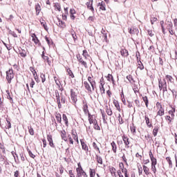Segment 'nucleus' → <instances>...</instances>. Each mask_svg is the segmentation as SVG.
Segmentation results:
<instances>
[{
	"instance_id": "1",
	"label": "nucleus",
	"mask_w": 177,
	"mask_h": 177,
	"mask_svg": "<svg viewBox=\"0 0 177 177\" xmlns=\"http://www.w3.org/2000/svg\"><path fill=\"white\" fill-rule=\"evenodd\" d=\"M158 86L160 91H162V92H167L168 90L167 89V81L165 79L162 80L161 79H158Z\"/></svg>"
},
{
	"instance_id": "2",
	"label": "nucleus",
	"mask_w": 177,
	"mask_h": 177,
	"mask_svg": "<svg viewBox=\"0 0 177 177\" xmlns=\"http://www.w3.org/2000/svg\"><path fill=\"white\" fill-rule=\"evenodd\" d=\"M15 78V73H13V69H9L6 71V80L8 84L12 82V79Z\"/></svg>"
},
{
	"instance_id": "3",
	"label": "nucleus",
	"mask_w": 177,
	"mask_h": 177,
	"mask_svg": "<svg viewBox=\"0 0 177 177\" xmlns=\"http://www.w3.org/2000/svg\"><path fill=\"white\" fill-rule=\"evenodd\" d=\"M77 175L76 177H88L86 173L84 171L82 167H77L76 169Z\"/></svg>"
},
{
	"instance_id": "4",
	"label": "nucleus",
	"mask_w": 177,
	"mask_h": 177,
	"mask_svg": "<svg viewBox=\"0 0 177 177\" xmlns=\"http://www.w3.org/2000/svg\"><path fill=\"white\" fill-rule=\"evenodd\" d=\"M77 61L79 62V63L83 66V67H84L85 68H88V64H86V62H85L84 60V59L82 58V56H81V55L78 54L77 55Z\"/></svg>"
},
{
	"instance_id": "5",
	"label": "nucleus",
	"mask_w": 177,
	"mask_h": 177,
	"mask_svg": "<svg viewBox=\"0 0 177 177\" xmlns=\"http://www.w3.org/2000/svg\"><path fill=\"white\" fill-rule=\"evenodd\" d=\"M71 99L73 103H77V93L73 89H71Z\"/></svg>"
},
{
	"instance_id": "6",
	"label": "nucleus",
	"mask_w": 177,
	"mask_h": 177,
	"mask_svg": "<svg viewBox=\"0 0 177 177\" xmlns=\"http://www.w3.org/2000/svg\"><path fill=\"white\" fill-rule=\"evenodd\" d=\"M122 140L125 145L126 149H129V143H131V141H129V138L127 136H123Z\"/></svg>"
},
{
	"instance_id": "7",
	"label": "nucleus",
	"mask_w": 177,
	"mask_h": 177,
	"mask_svg": "<svg viewBox=\"0 0 177 177\" xmlns=\"http://www.w3.org/2000/svg\"><path fill=\"white\" fill-rule=\"evenodd\" d=\"M86 5L89 10H91L93 12H95V9L93 8V0H89Z\"/></svg>"
},
{
	"instance_id": "8",
	"label": "nucleus",
	"mask_w": 177,
	"mask_h": 177,
	"mask_svg": "<svg viewBox=\"0 0 177 177\" xmlns=\"http://www.w3.org/2000/svg\"><path fill=\"white\" fill-rule=\"evenodd\" d=\"M88 81L91 84L93 91H95V86H96V82H95V80L89 76L88 77Z\"/></svg>"
},
{
	"instance_id": "9",
	"label": "nucleus",
	"mask_w": 177,
	"mask_h": 177,
	"mask_svg": "<svg viewBox=\"0 0 177 177\" xmlns=\"http://www.w3.org/2000/svg\"><path fill=\"white\" fill-rule=\"evenodd\" d=\"M59 133L61 135V138L62 140H64V142H67V134L66 133V130L62 129L59 131Z\"/></svg>"
},
{
	"instance_id": "10",
	"label": "nucleus",
	"mask_w": 177,
	"mask_h": 177,
	"mask_svg": "<svg viewBox=\"0 0 177 177\" xmlns=\"http://www.w3.org/2000/svg\"><path fill=\"white\" fill-rule=\"evenodd\" d=\"M41 58L43 59V60H44V62H46L48 63V66H50L52 62H50V60H49V57L45 55V51L42 52Z\"/></svg>"
},
{
	"instance_id": "11",
	"label": "nucleus",
	"mask_w": 177,
	"mask_h": 177,
	"mask_svg": "<svg viewBox=\"0 0 177 177\" xmlns=\"http://www.w3.org/2000/svg\"><path fill=\"white\" fill-rule=\"evenodd\" d=\"M47 140L50 147H55V144H53V139L52 138V135L50 134L47 135Z\"/></svg>"
},
{
	"instance_id": "12",
	"label": "nucleus",
	"mask_w": 177,
	"mask_h": 177,
	"mask_svg": "<svg viewBox=\"0 0 177 177\" xmlns=\"http://www.w3.org/2000/svg\"><path fill=\"white\" fill-rule=\"evenodd\" d=\"M165 80L167 82V84H174V82L175 81L174 77H172V76H171L169 75H167L165 76Z\"/></svg>"
},
{
	"instance_id": "13",
	"label": "nucleus",
	"mask_w": 177,
	"mask_h": 177,
	"mask_svg": "<svg viewBox=\"0 0 177 177\" xmlns=\"http://www.w3.org/2000/svg\"><path fill=\"white\" fill-rule=\"evenodd\" d=\"M32 41L35 44V45H38L39 44V39L37 37L35 33L31 34Z\"/></svg>"
},
{
	"instance_id": "14",
	"label": "nucleus",
	"mask_w": 177,
	"mask_h": 177,
	"mask_svg": "<svg viewBox=\"0 0 177 177\" xmlns=\"http://www.w3.org/2000/svg\"><path fill=\"white\" fill-rule=\"evenodd\" d=\"M19 54L20 56H21V57H26V56H27V50L20 48L19 49Z\"/></svg>"
},
{
	"instance_id": "15",
	"label": "nucleus",
	"mask_w": 177,
	"mask_h": 177,
	"mask_svg": "<svg viewBox=\"0 0 177 177\" xmlns=\"http://www.w3.org/2000/svg\"><path fill=\"white\" fill-rule=\"evenodd\" d=\"M83 111L84 114H88L89 110H88V104H86V101H83Z\"/></svg>"
},
{
	"instance_id": "16",
	"label": "nucleus",
	"mask_w": 177,
	"mask_h": 177,
	"mask_svg": "<svg viewBox=\"0 0 177 177\" xmlns=\"http://www.w3.org/2000/svg\"><path fill=\"white\" fill-rule=\"evenodd\" d=\"M120 53L123 57H128V50L125 48H121Z\"/></svg>"
},
{
	"instance_id": "17",
	"label": "nucleus",
	"mask_w": 177,
	"mask_h": 177,
	"mask_svg": "<svg viewBox=\"0 0 177 177\" xmlns=\"http://www.w3.org/2000/svg\"><path fill=\"white\" fill-rule=\"evenodd\" d=\"M80 142H81L82 150H84V151L88 152L89 150V149L88 148V145H86L82 140H81Z\"/></svg>"
},
{
	"instance_id": "18",
	"label": "nucleus",
	"mask_w": 177,
	"mask_h": 177,
	"mask_svg": "<svg viewBox=\"0 0 177 177\" xmlns=\"http://www.w3.org/2000/svg\"><path fill=\"white\" fill-rule=\"evenodd\" d=\"M145 122L149 128H151L153 127V124L150 123V118H149L148 115L145 116Z\"/></svg>"
},
{
	"instance_id": "19",
	"label": "nucleus",
	"mask_w": 177,
	"mask_h": 177,
	"mask_svg": "<svg viewBox=\"0 0 177 177\" xmlns=\"http://www.w3.org/2000/svg\"><path fill=\"white\" fill-rule=\"evenodd\" d=\"M142 169H143L145 175H147V176H149V175H150V169H149V167H147V166L143 165Z\"/></svg>"
},
{
	"instance_id": "20",
	"label": "nucleus",
	"mask_w": 177,
	"mask_h": 177,
	"mask_svg": "<svg viewBox=\"0 0 177 177\" xmlns=\"http://www.w3.org/2000/svg\"><path fill=\"white\" fill-rule=\"evenodd\" d=\"M109 171H110L112 176H117V174H116L117 169H115V168L114 167H110Z\"/></svg>"
},
{
	"instance_id": "21",
	"label": "nucleus",
	"mask_w": 177,
	"mask_h": 177,
	"mask_svg": "<svg viewBox=\"0 0 177 177\" xmlns=\"http://www.w3.org/2000/svg\"><path fill=\"white\" fill-rule=\"evenodd\" d=\"M98 6H100V10H106V3H104V1L99 3Z\"/></svg>"
},
{
	"instance_id": "22",
	"label": "nucleus",
	"mask_w": 177,
	"mask_h": 177,
	"mask_svg": "<svg viewBox=\"0 0 177 177\" xmlns=\"http://www.w3.org/2000/svg\"><path fill=\"white\" fill-rule=\"evenodd\" d=\"M111 146L112 147V151L113 153H117V144H115V142L113 141L111 143Z\"/></svg>"
},
{
	"instance_id": "23",
	"label": "nucleus",
	"mask_w": 177,
	"mask_h": 177,
	"mask_svg": "<svg viewBox=\"0 0 177 177\" xmlns=\"http://www.w3.org/2000/svg\"><path fill=\"white\" fill-rule=\"evenodd\" d=\"M35 10H36V15L38 16L39 15V12H41V5L39 3H37L35 5Z\"/></svg>"
},
{
	"instance_id": "24",
	"label": "nucleus",
	"mask_w": 177,
	"mask_h": 177,
	"mask_svg": "<svg viewBox=\"0 0 177 177\" xmlns=\"http://www.w3.org/2000/svg\"><path fill=\"white\" fill-rule=\"evenodd\" d=\"M66 73L71 78H74V73H73V71L71 69H70V68H66Z\"/></svg>"
},
{
	"instance_id": "25",
	"label": "nucleus",
	"mask_w": 177,
	"mask_h": 177,
	"mask_svg": "<svg viewBox=\"0 0 177 177\" xmlns=\"http://www.w3.org/2000/svg\"><path fill=\"white\" fill-rule=\"evenodd\" d=\"M62 120H63V121H64L65 125H66V127H68V119L67 118V115H66V114L62 115Z\"/></svg>"
},
{
	"instance_id": "26",
	"label": "nucleus",
	"mask_w": 177,
	"mask_h": 177,
	"mask_svg": "<svg viewBox=\"0 0 177 177\" xmlns=\"http://www.w3.org/2000/svg\"><path fill=\"white\" fill-rule=\"evenodd\" d=\"M84 85L86 89H87V91H88V92H92V89L91 88V86L89 85L88 82H84Z\"/></svg>"
},
{
	"instance_id": "27",
	"label": "nucleus",
	"mask_w": 177,
	"mask_h": 177,
	"mask_svg": "<svg viewBox=\"0 0 177 177\" xmlns=\"http://www.w3.org/2000/svg\"><path fill=\"white\" fill-rule=\"evenodd\" d=\"M159 110L158 111L157 115H159L160 117H162V115H164V108H160L158 109Z\"/></svg>"
},
{
	"instance_id": "28",
	"label": "nucleus",
	"mask_w": 177,
	"mask_h": 177,
	"mask_svg": "<svg viewBox=\"0 0 177 177\" xmlns=\"http://www.w3.org/2000/svg\"><path fill=\"white\" fill-rule=\"evenodd\" d=\"M71 133L73 139H74L78 143V136L77 135V133H74V131H72Z\"/></svg>"
},
{
	"instance_id": "29",
	"label": "nucleus",
	"mask_w": 177,
	"mask_h": 177,
	"mask_svg": "<svg viewBox=\"0 0 177 177\" xmlns=\"http://www.w3.org/2000/svg\"><path fill=\"white\" fill-rule=\"evenodd\" d=\"M142 100L145 103L146 107H149V99L147 98V96L142 97Z\"/></svg>"
},
{
	"instance_id": "30",
	"label": "nucleus",
	"mask_w": 177,
	"mask_h": 177,
	"mask_svg": "<svg viewBox=\"0 0 177 177\" xmlns=\"http://www.w3.org/2000/svg\"><path fill=\"white\" fill-rule=\"evenodd\" d=\"M55 118L57 122H62V115H60V113H57L55 115Z\"/></svg>"
},
{
	"instance_id": "31",
	"label": "nucleus",
	"mask_w": 177,
	"mask_h": 177,
	"mask_svg": "<svg viewBox=\"0 0 177 177\" xmlns=\"http://www.w3.org/2000/svg\"><path fill=\"white\" fill-rule=\"evenodd\" d=\"M96 160L98 164H101V165L103 164V159L100 156L96 155Z\"/></svg>"
},
{
	"instance_id": "32",
	"label": "nucleus",
	"mask_w": 177,
	"mask_h": 177,
	"mask_svg": "<svg viewBox=\"0 0 177 177\" xmlns=\"http://www.w3.org/2000/svg\"><path fill=\"white\" fill-rule=\"evenodd\" d=\"M94 129H96V131H100V127H99V124H97V121L94 120Z\"/></svg>"
},
{
	"instance_id": "33",
	"label": "nucleus",
	"mask_w": 177,
	"mask_h": 177,
	"mask_svg": "<svg viewBox=\"0 0 177 177\" xmlns=\"http://www.w3.org/2000/svg\"><path fill=\"white\" fill-rule=\"evenodd\" d=\"M33 71H32V73L33 75L34 79L35 81H38V75H37V71H35V69L32 68Z\"/></svg>"
},
{
	"instance_id": "34",
	"label": "nucleus",
	"mask_w": 177,
	"mask_h": 177,
	"mask_svg": "<svg viewBox=\"0 0 177 177\" xmlns=\"http://www.w3.org/2000/svg\"><path fill=\"white\" fill-rule=\"evenodd\" d=\"M130 129L132 133H136V127H135V124H132V125L130 127Z\"/></svg>"
},
{
	"instance_id": "35",
	"label": "nucleus",
	"mask_w": 177,
	"mask_h": 177,
	"mask_svg": "<svg viewBox=\"0 0 177 177\" xmlns=\"http://www.w3.org/2000/svg\"><path fill=\"white\" fill-rule=\"evenodd\" d=\"M166 160L169 164V168H172V160H171V158L170 157H167Z\"/></svg>"
},
{
	"instance_id": "36",
	"label": "nucleus",
	"mask_w": 177,
	"mask_h": 177,
	"mask_svg": "<svg viewBox=\"0 0 177 177\" xmlns=\"http://www.w3.org/2000/svg\"><path fill=\"white\" fill-rule=\"evenodd\" d=\"M172 27H174V25L172 24V22L168 21L167 22V30L171 29Z\"/></svg>"
},
{
	"instance_id": "37",
	"label": "nucleus",
	"mask_w": 177,
	"mask_h": 177,
	"mask_svg": "<svg viewBox=\"0 0 177 177\" xmlns=\"http://www.w3.org/2000/svg\"><path fill=\"white\" fill-rule=\"evenodd\" d=\"M55 9H56V10H58L59 12H60L62 8L60 7V4L59 3H56L54 5Z\"/></svg>"
},
{
	"instance_id": "38",
	"label": "nucleus",
	"mask_w": 177,
	"mask_h": 177,
	"mask_svg": "<svg viewBox=\"0 0 177 177\" xmlns=\"http://www.w3.org/2000/svg\"><path fill=\"white\" fill-rule=\"evenodd\" d=\"M82 56H84V59H88L89 54H88V51H86V50H83Z\"/></svg>"
},
{
	"instance_id": "39",
	"label": "nucleus",
	"mask_w": 177,
	"mask_h": 177,
	"mask_svg": "<svg viewBox=\"0 0 177 177\" xmlns=\"http://www.w3.org/2000/svg\"><path fill=\"white\" fill-rule=\"evenodd\" d=\"M95 175H96L95 169H90V177H95Z\"/></svg>"
},
{
	"instance_id": "40",
	"label": "nucleus",
	"mask_w": 177,
	"mask_h": 177,
	"mask_svg": "<svg viewBox=\"0 0 177 177\" xmlns=\"http://www.w3.org/2000/svg\"><path fill=\"white\" fill-rule=\"evenodd\" d=\"M169 91H171V93L173 94V97H174V99H176L177 97V91L175 90H171V88H169Z\"/></svg>"
},
{
	"instance_id": "41",
	"label": "nucleus",
	"mask_w": 177,
	"mask_h": 177,
	"mask_svg": "<svg viewBox=\"0 0 177 177\" xmlns=\"http://www.w3.org/2000/svg\"><path fill=\"white\" fill-rule=\"evenodd\" d=\"M40 23H41V26H43V27L44 28L45 30H48L46 28V22H45V20L41 19Z\"/></svg>"
},
{
	"instance_id": "42",
	"label": "nucleus",
	"mask_w": 177,
	"mask_h": 177,
	"mask_svg": "<svg viewBox=\"0 0 177 177\" xmlns=\"http://www.w3.org/2000/svg\"><path fill=\"white\" fill-rule=\"evenodd\" d=\"M165 120H166V121L169 122V124H170V122H172V120H174V118H172V117H171L169 115H167L165 117Z\"/></svg>"
},
{
	"instance_id": "43",
	"label": "nucleus",
	"mask_w": 177,
	"mask_h": 177,
	"mask_svg": "<svg viewBox=\"0 0 177 177\" xmlns=\"http://www.w3.org/2000/svg\"><path fill=\"white\" fill-rule=\"evenodd\" d=\"M157 133H158V127H155L153 130V136H157Z\"/></svg>"
},
{
	"instance_id": "44",
	"label": "nucleus",
	"mask_w": 177,
	"mask_h": 177,
	"mask_svg": "<svg viewBox=\"0 0 177 177\" xmlns=\"http://www.w3.org/2000/svg\"><path fill=\"white\" fill-rule=\"evenodd\" d=\"M28 132L32 136L34 135V129L32 127H28Z\"/></svg>"
},
{
	"instance_id": "45",
	"label": "nucleus",
	"mask_w": 177,
	"mask_h": 177,
	"mask_svg": "<svg viewBox=\"0 0 177 177\" xmlns=\"http://www.w3.org/2000/svg\"><path fill=\"white\" fill-rule=\"evenodd\" d=\"M138 68H140V70H143V68H145V66H143V64H142V62L138 61Z\"/></svg>"
},
{
	"instance_id": "46",
	"label": "nucleus",
	"mask_w": 177,
	"mask_h": 177,
	"mask_svg": "<svg viewBox=\"0 0 177 177\" xmlns=\"http://www.w3.org/2000/svg\"><path fill=\"white\" fill-rule=\"evenodd\" d=\"M151 165H157V159L156 158H152L151 159Z\"/></svg>"
},
{
	"instance_id": "47",
	"label": "nucleus",
	"mask_w": 177,
	"mask_h": 177,
	"mask_svg": "<svg viewBox=\"0 0 177 177\" xmlns=\"http://www.w3.org/2000/svg\"><path fill=\"white\" fill-rule=\"evenodd\" d=\"M93 147L95 149V150H97V151H99V153H100V149H99V147L96 145V142L93 143Z\"/></svg>"
},
{
	"instance_id": "48",
	"label": "nucleus",
	"mask_w": 177,
	"mask_h": 177,
	"mask_svg": "<svg viewBox=\"0 0 177 177\" xmlns=\"http://www.w3.org/2000/svg\"><path fill=\"white\" fill-rule=\"evenodd\" d=\"M27 151L28 152L30 157L32 158H35V155H34L33 153L30 151V149L28 148Z\"/></svg>"
},
{
	"instance_id": "49",
	"label": "nucleus",
	"mask_w": 177,
	"mask_h": 177,
	"mask_svg": "<svg viewBox=\"0 0 177 177\" xmlns=\"http://www.w3.org/2000/svg\"><path fill=\"white\" fill-rule=\"evenodd\" d=\"M100 91L102 95H103V93H105L104 85L100 86Z\"/></svg>"
},
{
	"instance_id": "50",
	"label": "nucleus",
	"mask_w": 177,
	"mask_h": 177,
	"mask_svg": "<svg viewBox=\"0 0 177 177\" xmlns=\"http://www.w3.org/2000/svg\"><path fill=\"white\" fill-rule=\"evenodd\" d=\"M106 113H107L109 115H113V111H111V109L107 108V109H106Z\"/></svg>"
},
{
	"instance_id": "51",
	"label": "nucleus",
	"mask_w": 177,
	"mask_h": 177,
	"mask_svg": "<svg viewBox=\"0 0 177 177\" xmlns=\"http://www.w3.org/2000/svg\"><path fill=\"white\" fill-rule=\"evenodd\" d=\"M59 27L64 28V27H66V24H64V22H63V21H59Z\"/></svg>"
},
{
	"instance_id": "52",
	"label": "nucleus",
	"mask_w": 177,
	"mask_h": 177,
	"mask_svg": "<svg viewBox=\"0 0 177 177\" xmlns=\"http://www.w3.org/2000/svg\"><path fill=\"white\" fill-rule=\"evenodd\" d=\"M174 113H175V109L169 111V114L170 115V117H171V118H174L175 117Z\"/></svg>"
},
{
	"instance_id": "53",
	"label": "nucleus",
	"mask_w": 177,
	"mask_h": 177,
	"mask_svg": "<svg viewBox=\"0 0 177 177\" xmlns=\"http://www.w3.org/2000/svg\"><path fill=\"white\" fill-rule=\"evenodd\" d=\"M9 34H10V35L14 37V38H17V35L16 34V32H15L12 30H9Z\"/></svg>"
},
{
	"instance_id": "54",
	"label": "nucleus",
	"mask_w": 177,
	"mask_h": 177,
	"mask_svg": "<svg viewBox=\"0 0 177 177\" xmlns=\"http://www.w3.org/2000/svg\"><path fill=\"white\" fill-rule=\"evenodd\" d=\"M56 100L57 102H60V95L59 94V92L55 93Z\"/></svg>"
},
{
	"instance_id": "55",
	"label": "nucleus",
	"mask_w": 177,
	"mask_h": 177,
	"mask_svg": "<svg viewBox=\"0 0 177 177\" xmlns=\"http://www.w3.org/2000/svg\"><path fill=\"white\" fill-rule=\"evenodd\" d=\"M68 139L71 145H74V141L73 140V138L71 137V136L68 135Z\"/></svg>"
},
{
	"instance_id": "56",
	"label": "nucleus",
	"mask_w": 177,
	"mask_h": 177,
	"mask_svg": "<svg viewBox=\"0 0 177 177\" xmlns=\"http://www.w3.org/2000/svg\"><path fill=\"white\" fill-rule=\"evenodd\" d=\"M121 97H122V102L123 104L124 105L127 104V101L125 100V97H124V93H122Z\"/></svg>"
},
{
	"instance_id": "57",
	"label": "nucleus",
	"mask_w": 177,
	"mask_h": 177,
	"mask_svg": "<svg viewBox=\"0 0 177 177\" xmlns=\"http://www.w3.org/2000/svg\"><path fill=\"white\" fill-rule=\"evenodd\" d=\"M40 77L42 82H45V81H46V78L45 77V74L41 73Z\"/></svg>"
},
{
	"instance_id": "58",
	"label": "nucleus",
	"mask_w": 177,
	"mask_h": 177,
	"mask_svg": "<svg viewBox=\"0 0 177 177\" xmlns=\"http://www.w3.org/2000/svg\"><path fill=\"white\" fill-rule=\"evenodd\" d=\"M151 169L153 172V174H156V172L157 171V169L156 168V165H151Z\"/></svg>"
},
{
	"instance_id": "59",
	"label": "nucleus",
	"mask_w": 177,
	"mask_h": 177,
	"mask_svg": "<svg viewBox=\"0 0 177 177\" xmlns=\"http://www.w3.org/2000/svg\"><path fill=\"white\" fill-rule=\"evenodd\" d=\"M118 121H119L120 124H124V120H122V118L121 117V114H119Z\"/></svg>"
},
{
	"instance_id": "60",
	"label": "nucleus",
	"mask_w": 177,
	"mask_h": 177,
	"mask_svg": "<svg viewBox=\"0 0 177 177\" xmlns=\"http://www.w3.org/2000/svg\"><path fill=\"white\" fill-rule=\"evenodd\" d=\"M127 79L128 80V81H129L130 82H132V81H133V78H132V75H129L127 76Z\"/></svg>"
},
{
	"instance_id": "61",
	"label": "nucleus",
	"mask_w": 177,
	"mask_h": 177,
	"mask_svg": "<svg viewBox=\"0 0 177 177\" xmlns=\"http://www.w3.org/2000/svg\"><path fill=\"white\" fill-rule=\"evenodd\" d=\"M156 21H157V19L156 17L151 18V24H154V23H156Z\"/></svg>"
},
{
	"instance_id": "62",
	"label": "nucleus",
	"mask_w": 177,
	"mask_h": 177,
	"mask_svg": "<svg viewBox=\"0 0 177 177\" xmlns=\"http://www.w3.org/2000/svg\"><path fill=\"white\" fill-rule=\"evenodd\" d=\"M106 78H107V81H111V80L113 79V75L111 74H108Z\"/></svg>"
},
{
	"instance_id": "63",
	"label": "nucleus",
	"mask_w": 177,
	"mask_h": 177,
	"mask_svg": "<svg viewBox=\"0 0 177 177\" xmlns=\"http://www.w3.org/2000/svg\"><path fill=\"white\" fill-rule=\"evenodd\" d=\"M135 31H136V29L130 28L129 32V34H135Z\"/></svg>"
},
{
	"instance_id": "64",
	"label": "nucleus",
	"mask_w": 177,
	"mask_h": 177,
	"mask_svg": "<svg viewBox=\"0 0 177 177\" xmlns=\"http://www.w3.org/2000/svg\"><path fill=\"white\" fill-rule=\"evenodd\" d=\"M174 24L176 30H177V19H174Z\"/></svg>"
}]
</instances>
